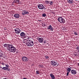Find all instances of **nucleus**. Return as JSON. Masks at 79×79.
I'll return each mask as SVG.
<instances>
[{"label":"nucleus","instance_id":"33","mask_svg":"<svg viewBox=\"0 0 79 79\" xmlns=\"http://www.w3.org/2000/svg\"><path fill=\"white\" fill-rule=\"evenodd\" d=\"M76 49H77V50L78 51H79V48H76Z\"/></svg>","mask_w":79,"mask_h":79},{"label":"nucleus","instance_id":"12","mask_svg":"<svg viewBox=\"0 0 79 79\" xmlns=\"http://www.w3.org/2000/svg\"><path fill=\"white\" fill-rule=\"evenodd\" d=\"M14 16L15 18H19L20 15L19 14H15Z\"/></svg>","mask_w":79,"mask_h":79},{"label":"nucleus","instance_id":"39","mask_svg":"<svg viewBox=\"0 0 79 79\" xmlns=\"http://www.w3.org/2000/svg\"><path fill=\"white\" fill-rule=\"evenodd\" d=\"M23 79H27V78H24Z\"/></svg>","mask_w":79,"mask_h":79},{"label":"nucleus","instance_id":"3","mask_svg":"<svg viewBox=\"0 0 79 79\" xmlns=\"http://www.w3.org/2000/svg\"><path fill=\"white\" fill-rule=\"evenodd\" d=\"M58 20L59 22H60V23H63V24H64V23H65V20H64V19L61 17H60L58 19Z\"/></svg>","mask_w":79,"mask_h":79},{"label":"nucleus","instance_id":"47","mask_svg":"<svg viewBox=\"0 0 79 79\" xmlns=\"http://www.w3.org/2000/svg\"><path fill=\"white\" fill-rule=\"evenodd\" d=\"M76 0V1H77V0Z\"/></svg>","mask_w":79,"mask_h":79},{"label":"nucleus","instance_id":"37","mask_svg":"<svg viewBox=\"0 0 79 79\" xmlns=\"http://www.w3.org/2000/svg\"><path fill=\"white\" fill-rule=\"evenodd\" d=\"M76 46H77V48H79V46H77V45H76Z\"/></svg>","mask_w":79,"mask_h":79},{"label":"nucleus","instance_id":"14","mask_svg":"<svg viewBox=\"0 0 79 79\" xmlns=\"http://www.w3.org/2000/svg\"><path fill=\"white\" fill-rule=\"evenodd\" d=\"M26 35V34L24 32H22L20 34V35L21 37H24Z\"/></svg>","mask_w":79,"mask_h":79},{"label":"nucleus","instance_id":"42","mask_svg":"<svg viewBox=\"0 0 79 79\" xmlns=\"http://www.w3.org/2000/svg\"><path fill=\"white\" fill-rule=\"evenodd\" d=\"M3 79H7L6 78H4Z\"/></svg>","mask_w":79,"mask_h":79},{"label":"nucleus","instance_id":"7","mask_svg":"<svg viewBox=\"0 0 79 79\" xmlns=\"http://www.w3.org/2000/svg\"><path fill=\"white\" fill-rule=\"evenodd\" d=\"M39 42L40 43H43L44 42V39L43 38H37Z\"/></svg>","mask_w":79,"mask_h":79},{"label":"nucleus","instance_id":"31","mask_svg":"<svg viewBox=\"0 0 79 79\" xmlns=\"http://www.w3.org/2000/svg\"><path fill=\"white\" fill-rule=\"evenodd\" d=\"M69 72H67V76H68V75H69Z\"/></svg>","mask_w":79,"mask_h":79},{"label":"nucleus","instance_id":"17","mask_svg":"<svg viewBox=\"0 0 79 79\" xmlns=\"http://www.w3.org/2000/svg\"><path fill=\"white\" fill-rule=\"evenodd\" d=\"M71 69L69 68H68L67 69V71H68V72H69L70 73Z\"/></svg>","mask_w":79,"mask_h":79},{"label":"nucleus","instance_id":"30","mask_svg":"<svg viewBox=\"0 0 79 79\" xmlns=\"http://www.w3.org/2000/svg\"><path fill=\"white\" fill-rule=\"evenodd\" d=\"M22 15H25L24 12H23V13H22Z\"/></svg>","mask_w":79,"mask_h":79},{"label":"nucleus","instance_id":"2","mask_svg":"<svg viewBox=\"0 0 79 79\" xmlns=\"http://www.w3.org/2000/svg\"><path fill=\"white\" fill-rule=\"evenodd\" d=\"M27 46L28 47H32V46L34 45V42L32 40H28L27 41Z\"/></svg>","mask_w":79,"mask_h":79},{"label":"nucleus","instance_id":"13","mask_svg":"<svg viewBox=\"0 0 79 79\" xmlns=\"http://www.w3.org/2000/svg\"><path fill=\"white\" fill-rule=\"evenodd\" d=\"M50 76L51 77L52 79H55V77L54 76V75L53 74V73H52L50 74Z\"/></svg>","mask_w":79,"mask_h":79},{"label":"nucleus","instance_id":"20","mask_svg":"<svg viewBox=\"0 0 79 79\" xmlns=\"http://www.w3.org/2000/svg\"><path fill=\"white\" fill-rule=\"evenodd\" d=\"M53 4V3L52 1L49 2V5H52Z\"/></svg>","mask_w":79,"mask_h":79},{"label":"nucleus","instance_id":"1","mask_svg":"<svg viewBox=\"0 0 79 79\" xmlns=\"http://www.w3.org/2000/svg\"><path fill=\"white\" fill-rule=\"evenodd\" d=\"M4 47L7 48V50H9L11 52L15 53L16 52V48L14 47V46L12 44H5L3 45Z\"/></svg>","mask_w":79,"mask_h":79},{"label":"nucleus","instance_id":"36","mask_svg":"<svg viewBox=\"0 0 79 79\" xmlns=\"http://www.w3.org/2000/svg\"><path fill=\"white\" fill-rule=\"evenodd\" d=\"M14 3H15V2H14V1L13 2H12V3H13V4H14Z\"/></svg>","mask_w":79,"mask_h":79},{"label":"nucleus","instance_id":"25","mask_svg":"<svg viewBox=\"0 0 79 79\" xmlns=\"http://www.w3.org/2000/svg\"><path fill=\"white\" fill-rule=\"evenodd\" d=\"M39 66L40 67V68H43V65H42L41 64L39 65Z\"/></svg>","mask_w":79,"mask_h":79},{"label":"nucleus","instance_id":"18","mask_svg":"<svg viewBox=\"0 0 79 79\" xmlns=\"http://www.w3.org/2000/svg\"><path fill=\"white\" fill-rule=\"evenodd\" d=\"M45 2L46 3V4H48V5H50V2L48 1H45Z\"/></svg>","mask_w":79,"mask_h":79},{"label":"nucleus","instance_id":"29","mask_svg":"<svg viewBox=\"0 0 79 79\" xmlns=\"http://www.w3.org/2000/svg\"><path fill=\"white\" fill-rule=\"evenodd\" d=\"M44 12H45V11L46 8L44 6Z\"/></svg>","mask_w":79,"mask_h":79},{"label":"nucleus","instance_id":"44","mask_svg":"<svg viewBox=\"0 0 79 79\" xmlns=\"http://www.w3.org/2000/svg\"><path fill=\"white\" fill-rule=\"evenodd\" d=\"M40 21H41V20H40Z\"/></svg>","mask_w":79,"mask_h":79},{"label":"nucleus","instance_id":"40","mask_svg":"<svg viewBox=\"0 0 79 79\" xmlns=\"http://www.w3.org/2000/svg\"><path fill=\"white\" fill-rule=\"evenodd\" d=\"M2 62H0V64H2Z\"/></svg>","mask_w":79,"mask_h":79},{"label":"nucleus","instance_id":"22","mask_svg":"<svg viewBox=\"0 0 79 79\" xmlns=\"http://www.w3.org/2000/svg\"><path fill=\"white\" fill-rule=\"evenodd\" d=\"M4 70H7V71H10V69H8V68H7V69H4Z\"/></svg>","mask_w":79,"mask_h":79},{"label":"nucleus","instance_id":"28","mask_svg":"<svg viewBox=\"0 0 79 79\" xmlns=\"http://www.w3.org/2000/svg\"><path fill=\"white\" fill-rule=\"evenodd\" d=\"M2 64V65H5V63H3V62H2L1 63Z\"/></svg>","mask_w":79,"mask_h":79},{"label":"nucleus","instance_id":"19","mask_svg":"<svg viewBox=\"0 0 79 79\" xmlns=\"http://www.w3.org/2000/svg\"><path fill=\"white\" fill-rule=\"evenodd\" d=\"M23 12L25 13V15H26V14H29V12H28V11L26 12L25 10H24Z\"/></svg>","mask_w":79,"mask_h":79},{"label":"nucleus","instance_id":"11","mask_svg":"<svg viewBox=\"0 0 79 79\" xmlns=\"http://www.w3.org/2000/svg\"><path fill=\"white\" fill-rule=\"evenodd\" d=\"M5 65L6 66V67H3L2 68V70H3L5 69H7L8 68H9V65H8V64H5Z\"/></svg>","mask_w":79,"mask_h":79},{"label":"nucleus","instance_id":"23","mask_svg":"<svg viewBox=\"0 0 79 79\" xmlns=\"http://www.w3.org/2000/svg\"><path fill=\"white\" fill-rule=\"evenodd\" d=\"M74 34L75 35H78V34L76 32H75Z\"/></svg>","mask_w":79,"mask_h":79},{"label":"nucleus","instance_id":"15","mask_svg":"<svg viewBox=\"0 0 79 79\" xmlns=\"http://www.w3.org/2000/svg\"><path fill=\"white\" fill-rule=\"evenodd\" d=\"M68 2L69 3L72 4L73 3V0H67Z\"/></svg>","mask_w":79,"mask_h":79},{"label":"nucleus","instance_id":"8","mask_svg":"<svg viewBox=\"0 0 79 79\" xmlns=\"http://www.w3.org/2000/svg\"><path fill=\"white\" fill-rule=\"evenodd\" d=\"M22 59L23 61H24V62H26V61H28V58L25 56L23 57L22 58Z\"/></svg>","mask_w":79,"mask_h":79},{"label":"nucleus","instance_id":"45","mask_svg":"<svg viewBox=\"0 0 79 79\" xmlns=\"http://www.w3.org/2000/svg\"><path fill=\"white\" fill-rule=\"evenodd\" d=\"M75 55L76 56L77 55Z\"/></svg>","mask_w":79,"mask_h":79},{"label":"nucleus","instance_id":"4","mask_svg":"<svg viewBox=\"0 0 79 79\" xmlns=\"http://www.w3.org/2000/svg\"><path fill=\"white\" fill-rule=\"evenodd\" d=\"M38 7L39 9H40V10H43L44 9V6L42 4H39L38 5Z\"/></svg>","mask_w":79,"mask_h":79},{"label":"nucleus","instance_id":"10","mask_svg":"<svg viewBox=\"0 0 79 79\" xmlns=\"http://www.w3.org/2000/svg\"><path fill=\"white\" fill-rule=\"evenodd\" d=\"M47 29L48 30V29H50V30L52 31H53V29H54V28H53V27H52L51 25H50L48 27Z\"/></svg>","mask_w":79,"mask_h":79},{"label":"nucleus","instance_id":"32","mask_svg":"<svg viewBox=\"0 0 79 79\" xmlns=\"http://www.w3.org/2000/svg\"><path fill=\"white\" fill-rule=\"evenodd\" d=\"M45 58H46V59H48V56H45Z\"/></svg>","mask_w":79,"mask_h":79},{"label":"nucleus","instance_id":"38","mask_svg":"<svg viewBox=\"0 0 79 79\" xmlns=\"http://www.w3.org/2000/svg\"><path fill=\"white\" fill-rule=\"evenodd\" d=\"M57 64V66H58V65H59V64Z\"/></svg>","mask_w":79,"mask_h":79},{"label":"nucleus","instance_id":"24","mask_svg":"<svg viewBox=\"0 0 79 79\" xmlns=\"http://www.w3.org/2000/svg\"><path fill=\"white\" fill-rule=\"evenodd\" d=\"M36 73L37 74H39V71L37 70L36 71Z\"/></svg>","mask_w":79,"mask_h":79},{"label":"nucleus","instance_id":"41","mask_svg":"<svg viewBox=\"0 0 79 79\" xmlns=\"http://www.w3.org/2000/svg\"><path fill=\"white\" fill-rule=\"evenodd\" d=\"M0 68H2V67H0Z\"/></svg>","mask_w":79,"mask_h":79},{"label":"nucleus","instance_id":"5","mask_svg":"<svg viewBox=\"0 0 79 79\" xmlns=\"http://www.w3.org/2000/svg\"><path fill=\"white\" fill-rule=\"evenodd\" d=\"M15 31L16 34H20V32H21V30L19 28H17L15 29Z\"/></svg>","mask_w":79,"mask_h":79},{"label":"nucleus","instance_id":"6","mask_svg":"<svg viewBox=\"0 0 79 79\" xmlns=\"http://www.w3.org/2000/svg\"><path fill=\"white\" fill-rule=\"evenodd\" d=\"M51 64L52 65V66H56L57 63L56 61L52 60L51 61Z\"/></svg>","mask_w":79,"mask_h":79},{"label":"nucleus","instance_id":"26","mask_svg":"<svg viewBox=\"0 0 79 79\" xmlns=\"http://www.w3.org/2000/svg\"><path fill=\"white\" fill-rule=\"evenodd\" d=\"M46 25V24L44 23H42V26H43V27H45V26Z\"/></svg>","mask_w":79,"mask_h":79},{"label":"nucleus","instance_id":"21","mask_svg":"<svg viewBox=\"0 0 79 79\" xmlns=\"http://www.w3.org/2000/svg\"><path fill=\"white\" fill-rule=\"evenodd\" d=\"M42 16L43 17H45V16H47V15H46L45 14H43L42 15Z\"/></svg>","mask_w":79,"mask_h":79},{"label":"nucleus","instance_id":"43","mask_svg":"<svg viewBox=\"0 0 79 79\" xmlns=\"http://www.w3.org/2000/svg\"><path fill=\"white\" fill-rule=\"evenodd\" d=\"M1 55L0 54V57H1Z\"/></svg>","mask_w":79,"mask_h":79},{"label":"nucleus","instance_id":"9","mask_svg":"<svg viewBox=\"0 0 79 79\" xmlns=\"http://www.w3.org/2000/svg\"><path fill=\"white\" fill-rule=\"evenodd\" d=\"M70 73H71L72 74H73V75H75L77 74V72L74 70H71Z\"/></svg>","mask_w":79,"mask_h":79},{"label":"nucleus","instance_id":"34","mask_svg":"<svg viewBox=\"0 0 79 79\" xmlns=\"http://www.w3.org/2000/svg\"><path fill=\"white\" fill-rule=\"evenodd\" d=\"M19 5V4H21V2H19L18 4Z\"/></svg>","mask_w":79,"mask_h":79},{"label":"nucleus","instance_id":"48","mask_svg":"<svg viewBox=\"0 0 79 79\" xmlns=\"http://www.w3.org/2000/svg\"><path fill=\"white\" fill-rule=\"evenodd\" d=\"M16 53H18V52H17Z\"/></svg>","mask_w":79,"mask_h":79},{"label":"nucleus","instance_id":"46","mask_svg":"<svg viewBox=\"0 0 79 79\" xmlns=\"http://www.w3.org/2000/svg\"><path fill=\"white\" fill-rule=\"evenodd\" d=\"M0 67H1V66L0 65Z\"/></svg>","mask_w":79,"mask_h":79},{"label":"nucleus","instance_id":"27","mask_svg":"<svg viewBox=\"0 0 79 79\" xmlns=\"http://www.w3.org/2000/svg\"><path fill=\"white\" fill-rule=\"evenodd\" d=\"M46 42H47V40H44V41H43V43H44V44H46Z\"/></svg>","mask_w":79,"mask_h":79},{"label":"nucleus","instance_id":"16","mask_svg":"<svg viewBox=\"0 0 79 79\" xmlns=\"http://www.w3.org/2000/svg\"><path fill=\"white\" fill-rule=\"evenodd\" d=\"M15 3H19V0H15L14 1Z\"/></svg>","mask_w":79,"mask_h":79},{"label":"nucleus","instance_id":"35","mask_svg":"<svg viewBox=\"0 0 79 79\" xmlns=\"http://www.w3.org/2000/svg\"><path fill=\"white\" fill-rule=\"evenodd\" d=\"M4 30H6V29H7V28H4Z\"/></svg>","mask_w":79,"mask_h":79}]
</instances>
